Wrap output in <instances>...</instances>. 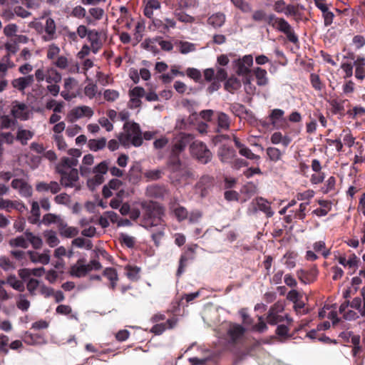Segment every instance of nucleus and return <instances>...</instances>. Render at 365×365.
<instances>
[{"mask_svg": "<svg viewBox=\"0 0 365 365\" xmlns=\"http://www.w3.org/2000/svg\"><path fill=\"white\" fill-rule=\"evenodd\" d=\"M140 205L143 210L140 226L151 232L155 245L159 246L165 235L164 209L153 201H142Z\"/></svg>", "mask_w": 365, "mask_h": 365, "instance_id": "nucleus-1", "label": "nucleus"}, {"mask_svg": "<svg viewBox=\"0 0 365 365\" xmlns=\"http://www.w3.org/2000/svg\"><path fill=\"white\" fill-rule=\"evenodd\" d=\"M119 143L125 148L133 145L139 147L143 143L142 132L139 124L127 121L123 125V131L118 136Z\"/></svg>", "mask_w": 365, "mask_h": 365, "instance_id": "nucleus-2", "label": "nucleus"}, {"mask_svg": "<svg viewBox=\"0 0 365 365\" xmlns=\"http://www.w3.org/2000/svg\"><path fill=\"white\" fill-rule=\"evenodd\" d=\"M108 170V163L106 160L102 161L95 166L92 170L86 165L80 167V173L81 176L88 177L91 173L94 176L87 180V185L91 190L95 189L96 187L102 184L104 181V175Z\"/></svg>", "mask_w": 365, "mask_h": 365, "instance_id": "nucleus-3", "label": "nucleus"}, {"mask_svg": "<svg viewBox=\"0 0 365 365\" xmlns=\"http://www.w3.org/2000/svg\"><path fill=\"white\" fill-rule=\"evenodd\" d=\"M245 328L238 324L230 323L227 332L222 336H220L221 342L226 346H234L242 342L245 333Z\"/></svg>", "mask_w": 365, "mask_h": 365, "instance_id": "nucleus-4", "label": "nucleus"}, {"mask_svg": "<svg viewBox=\"0 0 365 365\" xmlns=\"http://www.w3.org/2000/svg\"><path fill=\"white\" fill-rule=\"evenodd\" d=\"M35 29L41 34L44 41H51L56 38V26L54 20L50 17L46 19L44 24L35 23Z\"/></svg>", "mask_w": 365, "mask_h": 365, "instance_id": "nucleus-5", "label": "nucleus"}, {"mask_svg": "<svg viewBox=\"0 0 365 365\" xmlns=\"http://www.w3.org/2000/svg\"><path fill=\"white\" fill-rule=\"evenodd\" d=\"M190 152L193 156L203 164H206L211 160L212 153L210 150L201 141H193L190 145Z\"/></svg>", "mask_w": 365, "mask_h": 365, "instance_id": "nucleus-6", "label": "nucleus"}, {"mask_svg": "<svg viewBox=\"0 0 365 365\" xmlns=\"http://www.w3.org/2000/svg\"><path fill=\"white\" fill-rule=\"evenodd\" d=\"M57 173L61 175V185L65 187H75L76 190L80 189V185H78L79 176L77 169L66 171L61 170V172Z\"/></svg>", "mask_w": 365, "mask_h": 365, "instance_id": "nucleus-7", "label": "nucleus"}, {"mask_svg": "<svg viewBox=\"0 0 365 365\" xmlns=\"http://www.w3.org/2000/svg\"><path fill=\"white\" fill-rule=\"evenodd\" d=\"M193 135L189 133H180L177 135L173 141L172 152L174 155H178L182 152L190 143L193 142Z\"/></svg>", "mask_w": 365, "mask_h": 365, "instance_id": "nucleus-8", "label": "nucleus"}, {"mask_svg": "<svg viewBox=\"0 0 365 365\" xmlns=\"http://www.w3.org/2000/svg\"><path fill=\"white\" fill-rule=\"evenodd\" d=\"M152 25L154 29L163 34H167L170 32V29H173L176 27V21L172 18H163V19H153Z\"/></svg>", "mask_w": 365, "mask_h": 365, "instance_id": "nucleus-9", "label": "nucleus"}, {"mask_svg": "<svg viewBox=\"0 0 365 365\" xmlns=\"http://www.w3.org/2000/svg\"><path fill=\"white\" fill-rule=\"evenodd\" d=\"M284 311V306L280 302H276L269 309L267 320L271 325H276L284 320L283 316L279 315Z\"/></svg>", "mask_w": 365, "mask_h": 365, "instance_id": "nucleus-10", "label": "nucleus"}, {"mask_svg": "<svg viewBox=\"0 0 365 365\" xmlns=\"http://www.w3.org/2000/svg\"><path fill=\"white\" fill-rule=\"evenodd\" d=\"M275 29L279 31L284 33L290 42L293 43L298 42V36L294 32L292 26L284 19L280 18L278 19Z\"/></svg>", "mask_w": 365, "mask_h": 365, "instance_id": "nucleus-11", "label": "nucleus"}, {"mask_svg": "<svg viewBox=\"0 0 365 365\" xmlns=\"http://www.w3.org/2000/svg\"><path fill=\"white\" fill-rule=\"evenodd\" d=\"M12 116L16 120H26L29 118L30 111L28 106L24 103L15 101L11 110Z\"/></svg>", "mask_w": 365, "mask_h": 365, "instance_id": "nucleus-12", "label": "nucleus"}, {"mask_svg": "<svg viewBox=\"0 0 365 365\" xmlns=\"http://www.w3.org/2000/svg\"><path fill=\"white\" fill-rule=\"evenodd\" d=\"M217 156L222 163L230 164L237 157L235 150L227 145H221L217 150Z\"/></svg>", "mask_w": 365, "mask_h": 365, "instance_id": "nucleus-13", "label": "nucleus"}, {"mask_svg": "<svg viewBox=\"0 0 365 365\" xmlns=\"http://www.w3.org/2000/svg\"><path fill=\"white\" fill-rule=\"evenodd\" d=\"M93 109L87 106H81L73 108L70 113L69 118L71 121H75L78 119H80L83 117H87L88 118H91L93 115Z\"/></svg>", "mask_w": 365, "mask_h": 365, "instance_id": "nucleus-14", "label": "nucleus"}, {"mask_svg": "<svg viewBox=\"0 0 365 365\" xmlns=\"http://www.w3.org/2000/svg\"><path fill=\"white\" fill-rule=\"evenodd\" d=\"M11 187L14 190H17L21 196L24 197H30L32 195L31 186L24 180L14 179L11 182Z\"/></svg>", "mask_w": 365, "mask_h": 365, "instance_id": "nucleus-15", "label": "nucleus"}, {"mask_svg": "<svg viewBox=\"0 0 365 365\" xmlns=\"http://www.w3.org/2000/svg\"><path fill=\"white\" fill-rule=\"evenodd\" d=\"M29 258L34 263L48 264L50 262V250H44L42 253L35 251H28Z\"/></svg>", "mask_w": 365, "mask_h": 365, "instance_id": "nucleus-16", "label": "nucleus"}, {"mask_svg": "<svg viewBox=\"0 0 365 365\" xmlns=\"http://www.w3.org/2000/svg\"><path fill=\"white\" fill-rule=\"evenodd\" d=\"M61 185L56 181H51L49 182H40L36 184V190L39 192H50L51 194H57L60 192Z\"/></svg>", "mask_w": 365, "mask_h": 365, "instance_id": "nucleus-17", "label": "nucleus"}, {"mask_svg": "<svg viewBox=\"0 0 365 365\" xmlns=\"http://www.w3.org/2000/svg\"><path fill=\"white\" fill-rule=\"evenodd\" d=\"M298 279L303 284H308L313 282L317 276V270L316 269L310 270L299 269L297 272Z\"/></svg>", "mask_w": 365, "mask_h": 365, "instance_id": "nucleus-18", "label": "nucleus"}, {"mask_svg": "<svg viewBox=\"0 0 365 365\" xmlns=\"http://www.w3.org/2000/svg\"><path fill=\"white\" fill-rule=\"evenodd\" d=\"M34 81L33 75H28L24 77H19L12 81L11 84L14 88L19 91H24L25 88L31 86Z\"/></svg>", "mask_w": 365, "mask_h": 365, "instance_id": "nucleus-19", "label": "nucleus"}, {"mask_svg": "<svg viewBox=\"0 0 365 365\" xmlns=\"http://www.w3.org/2000/svg\"><path fill=\"white\" fill-rule=\"evenodd\" d=\"M173 154V156L169 159L167 164V169L171 173L175 175V177L177 178L181 175L182 173V164L179 159V158Z\"/></svg>", "mask_w": 365, "mask_h": 365, "instance_id": "nucleus-20", "label": "nucleus"}, {"mask_svg": "<svg viewBox=\"0 0 365 365\" xmlns=\"http://www.w3.org/2000/svg\"><path fill=\"white\" fill-rule=\"evenodd\" d=\"M161 8V4L158 0H145L144 1V15L153 20L154 10H158Z\"/></svg>", "mask_w": 365, "mask_h": 365, "instance_id": "nucleus-21", "label": "nucleus"}, {"mask_svg": "<svg viewBox=\"0 0 365 365\" xmlns=\"http://www.w3.org/2000/svg\"><path fill=\"white\" fill-rule=\"evenodd\" d=\"M88 41L91 43V47L93 53H97L101 47L100 35L98 31L95 29L90 30L88 36Z\"/></svg>", "mask_w": 365, "mask_h": 365, "instance_id": "nucleus-22", "label": "nucleus"}, {"mask_svg": "<svg viewBox=\"0 0 365 365\" xmlns=\"http://www.w3.org/2000/svg\"><path fill=\"white\" fill-rule=\"evenodd\" d=\"M78 161L76 158L64 157L61 159V162L56 165V172H61V170L66 171L76 169L75 167L78 165Z\"/></svg>", "mask_w": 365, "mask_h": 365, "instance_id": "nucleus-23", "label": "nucleus"}, {"mask_svg": "<svg viewBox=\"0 0 365 365\" xmlns=\"http://www.w3.org/2000/svg\"><path fill=\"white\" fill-rule=\"evenodd\" d=\"M83 259L78 260L77 263L71 267V274L76 277H81L90 272L87 264H83Z\"/></svg>", "mask_w": 365, "mask_h": 365, "instance_id": "nucleus-24", "label": "nucleus"}, {"mask_svg": "<svg viewBox=\"0 0 365 365\" xmlns=\"http://www.w3.org/2000/svg\"><path fill=\"white\" fill-rule=\"evenodd\" d=\"M362 299L354 298L351 302V307L357 309L362 317L365 319V286L361 291Z\"/></svg>", "mask_w": 365, "mask_h": 365, "instance_id": "nucleus-25", "label": "nucleus"}, {"mask_svg": "<svg viewBox=\"0 0 365 365\" xmlns=\"http://www.w3.org/2000/svg\"><path fill=\"white\" fill-rule=\"evenodd\" d=\"M58 230L61 236L67 238L75 237L78 233V230L74 227H68L63 220L58 225Z\"/></svg>", "mask_w": 365, "mask_h": 365, "instance_id": "nucleus-26", "label": "nucleus"}, {"mask_svg": "<svg viewBox=\"0 0 365 365\" xmlns=\"http://www.w3.org/2000/svg\"><path fill=\"white\" fill-rule=\"evenodd\" d=\"M217 115V132L225 131L229 130L230 125V120L229 116L222 112H218Z\"/></svg>", "mask_w": 365, "mask_h": 365, "instance_id": "nucleus-27", "label": "nucleus"}, {"mask_svg": "<svg viewBox=\"0 0 365 365\" xmlns=\"http://www.w3.org/2000/svg\"><path fill=\"white\" fill-rule=\"evenodd\" d=\"M34 132L22 128H19L16 139L19 141L21 145H25L28 143V141L34 137Z\"/></svg>", "mask_w": 365, "mask_h": 365, "instance_id": "nucleus-28", "label": "nucleus"}, {"mask_svg": "<svg viewBox=\"0 0 365 365\" xmlns=\"http://www.w3.org/2000/svg\"><path fill=\"white\" fill-rule=\"evenodd\" d=\"M253 73L257 80V84L259 86H264L267 85L269 80L267 78V73L266 70L257 67L254 68Z\"/></svg>", "mask_w": 365, "mask_h": 365, "instance_id": "nucleus-29", "label": "nucleus"}, {"mask_svg": "<svg viewBox=\"0 0 365 365\" xmlns=\"http://www.w3.org/2000/svg\"><path fill=\"white\" fill-rule=\"evenodd\" d=\"M225 15L223 13H215L207 19L208 24L214 28H220L225 22Z\"/></svg>", "mask_w": 365, "mask_h": 365, "instance_id": "nucleus-30", "label": "nucleus"}, {"mask_svg": "<svg viewBox=\"0 0 365 365\" xmlns=\"http://www.w3.org/2000/svg\"><path fill=\"white\" fill-rule=\"evenodd\" d=\"M241 86L240 80L235 76L229 78L225 83V90L232 93L240 89Z\"/></svg>", "mask_w": 365, "mask_h": 365, "instance_id": "nucleus-31", "label": "nucleus"}, {"mask_svg": "<svg viewBox=\"0 0 365 365\" xmlns=\"http://www.w3.org/2000/svg\"><path fill=\"white\" fill-rule=\"evenodd\" d=\"M170 209L180 222L185 220L188 216V212L186 208L178 204H172Z\"/></svg>", "mask_w": 365, "mask_h": 365, "instance_id": "nucleus-32", "label": "nucleus"}, {"mask_svg": "<svg viewBox=\"0 0 365 365\" xmlns=\"http://www.w3.org/2000/svg\"><path fill=\"white\" fill-rule=\"evenodd\" d=\"M62 78L61 74L53 67H47L46 81L48 83H58Z\"/></svg>", "mask_w": 365, "mask_h": 365, "instance_id": "nucleus-33", "label": "nucleus"}, {"mask_svg": "<svg viewBox=\"0 0 365 365\" xmlns=\"http://www.w3.org/2000/svg\"><path fill=\"white\" fill-rule=\"evenodd\" d=\"M257 208L265 213L268 217L273 216L274 212L272 210L269 202L262 197L257 199Z\"/></svg>", "mask_w": 365, "mask_h": 365, "instance_id": "nucleus-34", "label": "nucleus"}, {"mask_svg": "<svg viewBox=\"0 0 365 365\" xmlns=\"http://www.w3.org/2000/svg\"><path fill=\"white\" fill-rule=\"evenodd\" d=\"M106 139L101 138L99 139H91L88 142V147L92 151H98L104 148L106 145Z\"/></svg>", "mask_w": 365, "mask_h": 365, "instance_id": "nucleus-35", "label": "nucleus"}, {"mask_svg": "<svg viewBox=\"0 0 365 365\" xmlns=\"http://www.w3.org/2000/svg\"><path fill=\"white\" fill-rule=\"evenodd\" d=\"M24 235L27 238L28 242H30L34 249L38 250L41 248L43 241L39 236L35 235L28 230L24 232Z\"/></svg>", "mask_w": 365, "mask_h": 365, "instance_id": "nucleus-36", "label": "nucleus"}, {"mask_svg": "<svg viewBox=\"0 0 365 365\" xmlns=\"http://www.w3.org/2000/svg\"><path fill=\"white\" fill-rule=\"evenodd\" d=\"M63 220L61 219L60 215H57L53 213H48L43 216L41 222L44 225H50L51 224H56L57 227L60 225L61 222H62Z\"/></svg>", "mask_w": 365, "mask_h": 365, "instance_id": "nucleus-37", "label": "nucleus"}, {"mask_svg": "<svg viewBox=\"0 0 365 365\" xmlns=\"http://www.w3.org/2000/svg\"><path fill=\"white\" fill-rule=\"evenodd\" d=\"M347 101V100H341V99H333L330 101V105L331 106L332 112L334 114H343L345 108L344 103Z\"/></svg>", "mask_w": 365, "mask_h": 365, "instance_id": "nucleus-38", "label": "nucleus"}, {"mask_svg": "<svg viewBox=\"0 0 365 365\" xmlns=\"http://www.w3.org/2000/svg\"><path fill=\"white\" fill-rule=\"evenodd\" d=\"M194 259V255H188V253L185 252L180 257L179 261V267L177 271V275L180 276L185 271V267L187 264V262L189 260H192Z\"/></svg>", "mask_w": 365, "mask_h": 365, "instance_id": "nucleus-39", "label": "nucleus"}, {"mask_svg": "<svg viewBox=\"0 0 365 365\" xmlns=\"http://www.w3.org/2000/svg\"><path fill=\"white\" fill-rule=\"evenodd\" d=\"M9 245L12 247H21L27 248L29 247V242L26 236H18L15 238L9 240Z\"/></svg>", "mask_w": 365, "mask_h": 365, "instance_id": "nucleus-40", "label": "nucleus"}, {"mask_svg": "<svg viewBox=\"0 0 365 365\" xmlns=\"http://www.w3.org/2000/svg\"><path fill=\"white\" fill-rule=\"evenodd\" d=\"M46 243L51 247H54L59 243V240L56 233L53 230L45 231L43 233Z\"/></svg>", "mask_w": 365, "mask_h": 365, "instance_id": "nucleus-41", "label": "nucleus"}, {"mask_svg": "<svg viewBox=\"0 0 365 365\" xmlns=\"http://www.w3.org/2000/svg\"><path fill=\"white\" fill-rule=\"evenodd\" d=\"M26 283V289L29 294L35 296L37 294V290L39 289L42 283L36 279H29Z\"/></svg>", "mask_w": 365, "mask_h": 365, "instance_id": "nucleus-42", "label": "nucleus"}, {"mask_svg": "<svg viewBox=\"0 0 365 365\" xmlns=\"http://www.w3.org/2000/svg\"><path fill=\"white\" fill-rule=\"evenodd\" d=\"M31 212L32 216L29 218V220L32 224H36L39 221V217L41 215L39 203L38 202H32Z\"/></svg>", "mask_w": 365, "mask_h": 365, "instance_id": "nucleus-43", "label": "nucleus"}, {"mask_svg": "<svg viewBox=\"0 0 365 365\" xmlns=\"http://www.w3.org/2000/svg\"><path fill=\"white\" fill-rule=\"evenodd\" d=\"M17 123L16 120L13 117L9 115H3L0 118V128L9 129L12 128Z\"/></svg>", "mask_w": 365, "mask_h": 365, "instance_id": "nucleus-44", "label": "nucleus"}, {"mask_svg": "<svg viewBox=\"0 0 365 365\" xmlns=\"http://www.w3.org/2000/svg\"><path fill=\"white\" fill-rule=\"evenodd\" d=\"M210 182V178L207 176L202 177L196 184V189L200 190V196L204 197L207 193V185Z\"/></svg>", "mask_w": 365, "mask_h": 365, "instance_id": "nucleus-45", "label": "nucleus"}, {"mask_svg": "<svg viewBox=\"0 0 365 365\" xmlns=\"http://www.w3.org/2000/svg\"><path fill=\"white\" fill-rule=\"evenodd\" d=\"M72 245L78 248H86L89 250L93 247V243L90 240H86L83 237H76L72 241Z\"/></svg>", "mask_w": 365, "mask_h": 365, "instance_id": "nucleus-46", "label": "nucleus"}, {"mask_svg": "<svg viewBox=\"0 0 365 365\" xmlns=\"http://www.w3.org/2000/svg\"><path fill=\"white\" fill-rule=\"evenodd\" d=\"M13 66V63L10 60L9 55H6L2 58L0 61V78H3L8 68Z\"/></svg>", "mask_w": 365, "mask_h": 365, "instance_id": "nucleus-47", "label": "nucleus"}, {"mask_svg": "<svg viewBox=\"0 0 365 365\" xmlns=\"http://www.w3.org/2000/svg\"><path fill=\"white\" fill-rule=\"evenodd\" d=\"M234 63L236 68V73L238 76H245L251 73L250 68L242 63L239 59L235 61Z\"/></svg>", "mask_w": 365, "mask_h": 365, "instance_id": "nucleus-48", "label": "nucleus"}, {"mask_svg": "<svg viewBox=\"0 0 365 365\" xmlns=\"http://www.w3.org/2000/svg\"><path fill=\"white\" fill-rule=\"evenodd\" d=\"M231 2L243 13L252 11V6L245 0H231Z\"/></svg>", "mask_w": 365, "mask_h": 365, "instance_id": "nucleus-49", "label": "nucleus"}, {"mask_svg": "<svg viewBox=\"0 0 365 365\" xmlns=\"http://www.w3.org/2000/svg\"><path fill=\"white\" fill-rule=\"evenodd\" d=\"M267 155L270 160L277 162L282 158V153L280 150L275 147H269L267 148Z\"/></svg>", "mask_w": 365, "mask_h": 365, "instance_id": "nucleus-50", "label": "nucleus"}, {"mask_svg": "<svg viewBox=\"0 0 365 365\" xmlns=\"http://www.w3.org/2000/svg\"><path fill=\"white\" fill-rule=\"evenodd\" d=\"M6 283L17 291L23 292L24 290V283L18 280L15 276H9Z\"/></svg>", "mask_w": 365, "mask_h": 365, "instance_id": "nucleus-51", "label": "nucleus"}, {"mask_svg": "<svg viewBox=\"0 0 365 365\" xmlns=\"http://www.w3.org/2000/svg\"><path fill=\"white\" fill-rule=\"evenodd\" d=\"M284 114V111L282 109H279V108L273 109L269 115V118L271 121V124L273 126H276L277 121L278 120H280L281 118H282Z\"/></svg>", "mask_w": 365, "mask_h": 365, "instance_id": "nucleus-52", "label": "nucleus"}, {"mask_svg": "<svg viewBox=\"0 0 365 365\" xmlns=\"http://www.w3.org/2000/svg\"><path fill=\"white\" fill-rule=\"evenodd\" d=\"M16 307L19 309L26 312L30 307V302L27 299L25 294H20L16 302Z\"/></svg>", "mask_w": 365, "mask_h": 365, "instance_id": "nucleus-53", "label": "nucleus"}, {"mask_svg": "<svg viewBox=\"0 0 365 365\" xmlns=\"http://www.w3.org/2000/svg\"><path fill=\"white\" fill-rule=\"evenodd\" d=\"M336 179L334 176L329 177L325 182L324 187L322 190L324 193H329L331 191L335 190Z\"/></svg>", "mask_w": 365, "mask_h": 365, "instance_id": "nucleus-54", "label": "nucleus"}, {"mask_svg": "<svg viewBox=\"0 0 365 365\" xmlns=\"http://www.w3.org/2000/svg\"><path fill=\"white\" fill-rule=\"evenodd\" d=\"M97 91V85L93 82H89L84 88V93L90 99L96 96Z\"/></svg>", "mask_w": 365, "mask_h": 365, "instance_id": "nucleus-55", "label": "nucleus"}, {"mask_svg": "<svg viewBox=\"0 0 365 365\" xmlns=\"http://www.w3.org/2000/svg\"><path fill=\"white\" fill-rule=\"evenodd\" d=\"M239 153L250 160H258L260 159L259 155H257L252 152V150L245 145L239 150Z\"/></svg>", "mask_w": 365, "mask_h": 365, "instance_id": "nucleus-56", "label": "nucleus"}, {"mask_svg": "<svg viewBox=\"0 0 365 365\" xmlns=\"http://www.w3.org/2000/svg\"><path fill=\"white\" fill-rule=\"evenodd\" d=\"M163 173V170L160 169L150 170L144 173V176L148 180H157L161 178Z\"/></svg>", "mask_w": 365, "mask_h": 365, "instance_id": "nucleus-57", "label": "nucleus"}, {"mask_svg": "<svg viewBox=\"0 0 365 365\" xmlns=\"http://www.w3.org/2000/svg\"><path fill=\"white\" fill-rule=\"evenodd\" d=\"M350 337L351 339L349 342L354 345V348L352 349L353 355L356 356L361 350V346H359L360 336L352 333Z\"/></svg>", "mask_w": 365, "mask_h": 365, "instance_id": "nucleus-58", "label": "nucleus"}, {"mask_svg": "<svg viewBox=\"0 0 365 365\" xmlns=\"http://www.w3.org/2000/svg\"><path fill=\"white\" fill-rule=\"evenodd\" d=\"M0 267L5 271H11L15 269L14 263L6 257H0Z\"/></svg>", "mask_w": 365, "mask_h": 365, "instance_id": "nucleus-59", "label": "nucleus"}, {"mask_svg": "<svg viewBox=\"0 0 365 365\" xmlns=\"http://www.w3.org/2000/svg\"><path fill=\"white\" fill-rule=\"evenodd\" d=\"M53 64L60 69H66L69 66L68 59L63 56H58Z\"/></svg>", "mask_w": 365, "mask_h": 365, "instance_id": "nucleus-60", "label": "nucleus"}, {"mask_svg": "<svg viewBox=\"0 0 365 365\" xmlns=\"http://www.w3.org/2000/svg\"><path fill=\"white\" fill-rule=\"evenodd\" d=\"M164 191V187L158 185L150 186L148 188V194L155 197H161L163 195Z\"/></svg>", "mask_w": 365, "mask_h": 365, "instance_id": "nucleus-61", "label": "nucleus"}, {"mask_svg": "<svg viewBox=\"0 0 365 365\" xmlns=\"http://www.w3.org/2000/svg\"><path fill=\"white\" fill-rule=\"evenodd\" d=\"M195 50L194 43L187 41H181L180 43V52L182 54H187Z\"/></svg>", "mask_w": 365, "mask_h": 365, "instance_id": "nucleus-62", "label": "nucleus"}, {"mask_svg": "<svg viewBox=\"0 0 365 365\" xmlns=\"http://www.w3.org/2000/svg\"><path fill=\"white\" fill-rule=\"evenodd\" d=\"M59 53L60 48L57 45L52 43L48 46L46 57L49 60H53L59 54Z\"/></svg>", "mask_w": 365, "mask_h": 365, "instance_id": "nucleus-63", "label": "nucleus"}, {"mask_svg": "<svg viewBox=\"0 0 365 365\" xmlns=\"http://www.w3.org/2000/svg\"><path fill=\"white\" fill-rule=\"evenodd\" d=\"M54 202L58 205H68L71 202V197L63 192L54 197Z\"/></svg>", "mask_w": 365, "mask_h": 365, "instance_id": "nucleus-64", "label": "nucleus"}]
</instances>
